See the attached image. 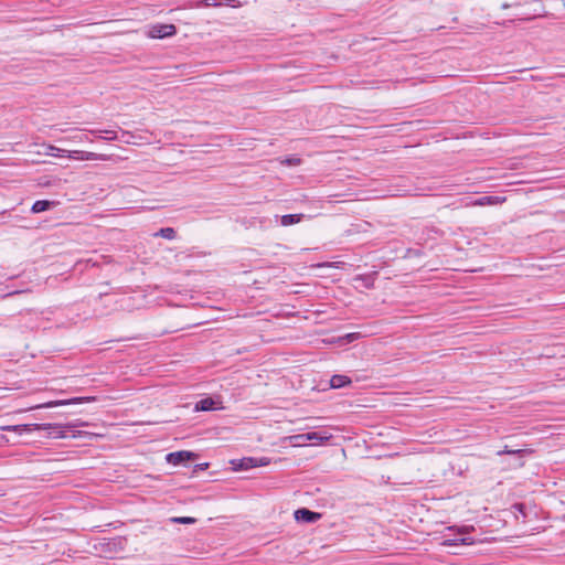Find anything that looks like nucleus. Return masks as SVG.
I'll use <instances>...</instances> for the list:
<instances>
[{"label": "nucleus", "mask_w": 565, "mask_h": 565, "mask_svg": "<svg viewBox=\"0 0 565 565\" xmlns=\"http://www.w3.org/2000/svg\"><path fill=\"white\" fill-rule=\"evenodd\" d=\"M74 424H34V430H45L52 438H65L67 431H73Z\"/></svg>", "instance_id": "f257e3e1"}, {"label": "nucleus", "mask_w": 565, "mask_h": 565, "mask_svg": "<svg viewBox=\"0 0 565 565\" xmlns=\"http://www.w3.org/2000/svg\"><path fill=\"white\" fill-rule=\"evenodd\" d=\"M177 33L174 24H152L149 26L147 35L151 39H164L173 36Z\"/></svg>", "instance_id": "f03ea898"}, {"label": "nucleus", "mask_w": 565, "mask_h": 565, "mask_svg": "<svg viewBox=\"0 0 565 565\" xmlns=\"http://www.w3.org/2000/svg\"><path fill=\"white\" fill-rule=\"evenodd\" d=\"M89 134L95 136L98 139L113 141V140H120L124 142H129L128 137H130V134L128 131H121V136H118V131L114 129H93L89 130Z\"/></svg>", "instance_id": "7ed1b4c3"}, {"label": "nucleus", "mask_w": 565, "mask_h": 565, "mask_svg": "<svg viewBox=\"0 0 565 565\" xmlns=\"http://www.w3.org/2000/svg\"><path fill=\"white\" fill-rule=\"evenodd\" d=\"M195 456L196 455L191 451L181 450V451L169 452L166 456V460L168 463L178 466L180 463H183L185 461L193 459Z\"/></svg>", "instance_id": "20e7f679"}, {"label": "nucleus", "mask_w": 565, "mask_h": 565, "mask_svg": "<svg viewBox=\"0 0 565 565\" xmlns=\"http://www.w3.org/2000/svg\"><path fill=\"white\" fill-rule=\"evenodd\" d=\"M320 518H321L320 513L311 511V510L306 509V508H301V509H298V510L295 511V519L298 522L315 523L318 520H320Z\"/></svg>", "instance_id": "39448f33"}, {"label": "nucleus", "mask_w": 565, "mask_h": 565, "mask_svg": "<svg viewBox=\"0 0 565 565\" xmlns=\"http://www.w3.org/2000/svg\"><path fill=\"white\" fill-rule=\"evenodd\" d=\"M95 399L96 398L94 396L73 397V398L64 399V401L49 402L44 405H41L40 407H49L50 408V407H56V406H62V405H68V404H82V403H89Z\"/></svg>", "instance_id": "423d86ee"}, {"label": "nucleus", "mask_w": 565, "mask_h": 565, "mask_svg": "<svg viewBox=\"0 0 565 565\" xmlns=\"http://www.w3.org/2000/svg\"><path fill=\"white\" fill-rule=\"evenodd\" d=\"M221 402L215 401L212 397H206L201 401H199L195 404L194 409L196 412H209V411H215V409H222Z\"/></svg>", "instance_id": "0eeeda50"}, {"label": "nucleus", "mask_w": 565, "mask_h": 565, "mask_svg": "<svg viewBox=\"0 0 565 565\" xmlns=\"http://www.w3.org/2000/svg\"><path fill=\"white\" fill-rule=\"evenodd\" d=\"M0 430L2 431H14L19 435L23 433H31L34 430V424H21V425H6L0 426Z\"/></svg>", "instance_id": "6e6552de"}, {"label": "nucleus", "mask_w": 565, "mask_h": 565, "mask_svg": "<svg viewBox=\"0 0 565 565\" xmlns=\"http://www.w3.org/2000/svg\"><path fill=\"white\" fill-rule=\"evenodd\" d=\"M228 6L231 8H238L241 6V2L238 0H226L225 2H213L210 3V0H199L195 2L194 7L201 8V7H221V6Z\"/></svg>", "instance_id": "1a4fd4ad"}, {"label": "nucleus", "mask_w": 565, "mask_h": 565, "mask_svg": "<svg viewBox=\"0 0 565 565\" xmlns=\"http://www.w3.org/2000/svg\"><path fill=\"white\" fill-rule=\"evenodd\" d=\"M504 200H505L504 198H500V196L484 195V196H481V198L475 200L470 204L476 205V206L493 205V204L502 203Z\"/></svg>", "instance_id": "9d476101"}, {"label": "nucleus", "mask_w": 565, "mask_h": 565, "mask_svg": "<svg viewBox=\"0 0 565 565\" xmlns=\"http://www.w3.org/2000/svg\"><path fill=\"white\" fill-rule=\"evenodd\" d=\"M232 463L234 465L235 470H248L252 468H256V458L255 457H245L239 460H233Z\"/></svg>", "instance_id": "9b49d317"}, {"label": "nucleus", "mask_w": 565, "mask_h": 565, "mask_svg": "<svg viewBox=\"0 0 565 565\" xmlns=\"http://www.w3.org/2000/svg\"><path fill=\"white\" fill-rule=\"evenodd\" d=\"M352 383L351 379L347 375L335 374L330 380V386L332 388H342Z\"/></svg>", "instance_id": "f8f14e48"}, {"label": "nucleus", "mask_w": 565, "mask_h": 565, "mask_svg": "<svg viewBox=\"0 0 565 565\" xmlns=\"http://www.w3.org/2000/svg\"><path fill=\"white\" fill-rule=\"evenodd\" d=\"M55 202L54 201H49V200H38L33 203L32 207H31V211L33 213H41V212H44V211H47L50 210L51 207L55 206Z\"/></svg>", "instance_id": "ddd939ff"}, {"label": "nucleus", "mask_w": 565, "mask_h": 565, "mask_svg": "<svg viewBox=\"0 0 565 565\" xmlns=\"http://www.w3.org/2000/svg\"><path fill=\"white\" fill-rule=\"evenodd\" d=\"M303 218V214H286L280 217V224L282 226H290L301 222Z\"/></svg>", "instance_id": "4468645a"}, {"label": "nucleus", "mask_w": 565, "mask_h": 565, "mask_svg": "<svg viewBox=\"0 0 565 565\" xmlns=\"http://www.w3.org/2000/svg\"><path fill=\"white\" fill-rule=\"evenodd\" d=\"M532 449H509L508 446L504 447V449L499 450L497 452L498 456L502 455H516L519 457H522L524 454H532Z\"/></svg>", "instance_id": "2eb2a0df"}, {"label": "nucleus", "mask_w": 565, "mask_h": 565, "mask_svg": "<svg viewBox=\"0 0 565 565\" xmlns=\"http://www.w3.org/2000/svg\"><path fill=\"white\" fill-rule=\"evenodd\" d=\"M305 438H307L308 441L322 443V441L329 440L331 438V435L327 436V435H321L320 433H317V431H311V433H306Z\"/></svg>", "instance_id": "dca6fc26"}, {"label": "nucleus", "mask_w": 565, "mask_h": 565, "mask_svg": "<svg viewBox=\"0 0 565 565\" xmlns=\"http://www.w3.org/2000/svg\"><path fill=\"white\" fill-rule=\"evenodd\" d=\"M154 236H160L166 239H173L175 238V231L172 227H162L154 234Z\"/></svg>", "instance_id": "f3484780"}, {"label": "nucleus", "mask_w": 565, "mask_h": 565, "mask_svg": "<svg viewBox=\"0 0 565 565\" xmlns=\"http://www.w3.org/2000/svg\"><path fill=\"white\" fill-rule=\"evenodd\" d=\"M171 522L178 524H193L196 522V520L191 516H174L171 518Z\"/></svg>", "instance_id": "a211bd4d"}, {"label": "nucleus", "mask_w": 565, "mask_h": 565, "mask_svg": "<svg viewBox=\"0 0 565 565\" xmlns=\"http://www.w3.org/2000/svg\"><path fill=\"white\" fill-rule=\"evenodd\" d=\"M290 439L294 443V445H296V446L303 445L305 443L308 441V439L305 438V434L291 436Z\"/></svg>", "instance_id": "6ab92c4d"}, {"label": "nucleus", "mask_w": 565, "mask_h": 565, "mask_svg": "<svg viewBox=\"0 0 565 565\" xmlns=\"http://www.w3.org/2000/svg\"><path fill=\"white\" fill-rule=\"evenodd\" d=\"M282 163L286 166H299L301 163V160L297 157H289V158H286L282 161Z\"/></svg>", "instance_id": "aec40b11"}, {"label": "nucleus", "mask_w": 565, "mask_h": 565, "mask_svg": "<svg viewBox=\"0 0 565 565\" xmlns=\"http://www.w3.org/2000/svg\"><path fill=\"white\" fill-rule=\"evenodd\" d=\"M270 463V459L267 457L256 458L255 467H265Z\"/></svg>", "instance_id": "412c9836"}, {"label": "nucleus", "mask_w": 565, "mask_h": 565, "mask_svg": "<svg viewBox=\"0 0 565 565\" xmlns=\"http://www.w3.org/2000/svg\"><path fill=\"white\" fill-rule=\"evenodd\" d=\"M359 338H360V333H358V332H354V333H348V334L345 335V339L348 340V342H352V341H354V340H356V339H359Z\"/></svg>", "instance_id": "4be33fe9"}, {"label": "nucleus", "mask_w": 565, "mask_h": 565, "mask_svg": "<svg viewBox=\"0 0 565 565\" xmlns=\"http://www.w3.org/2000/svg\"><path fill=\"white\" fill-rule=\"evenodd\" d=\"M49 149L50 151L47 152V154H51V156H55V157H61L60 154L55 153V151H62L61 149L54 147V146H49Z\"/></svg>", "instance_id": "5701e85b"}, {"label": "nucleus", "mask_w": 565, "mask_h": 565, "mask_svg": "<svg viewBox=\"0 0 565 565\" xmlns=\"http://www.w3.org/2000/svg\"><path fill=\"white\" fill-rule=\"evenodd\" d=\"M455 542H456V541L447 540V541H445V543H444V544H445V545H455V544H456Z\"/></svg>", "instance_id": "b1692460"}, {"label": "nucleus", "mask_w": 565, "mask_h": 565, "mask_svg": "<svg viewBox=\"0 0 565 565\" xmlns=\"http://www.w3.org/2000/svg\"><path fill=\"white\" fill-rule=\"evenodd\" d=\"M86 159H95V153H88V156L86 157Z\"/></svg>", "instance_id": "393cba45"}, {"label": "nucleus", "mask_w": 565, "mask_h": 565, "mask_svg": "<svg viewBox=\"0 0 565 565\" xmlns=\"http://www.w3.org/2000/svg\"><path fill=\"white\" fill-rule=\"evenodd\" d=\"M198 467L203 470L205 467H207V463L198 465Z\"/></svg>", "instance_id": "a878e982"}, {"label": "nucleus", "mask_w": 565, "mask_h": 565, "mask_svg": "<svg viewBox=\"0 0 565 565\" xmlns=\"http://www.w3.org/2000/svg\"><path fill=\"white\" fill-rule=\"evenodd\" d=\"M460 542H461L462 544H467V539H461V540H460Z\"/></svg>", "instance_id": "bb28decb"}, {"label": "nucleus", "mask_w": 565, "mask_h": 565, "mask_svg": "<svg viewBox=\"0 0 565 565\" xmlns=\"http://www.w3.org/2000/svg\"><path fill=\"white\" fill-rule=\"evenodd\" d=\"M509 7H510V6H509V4H507V3L502 4V8H503V9H507V8H509Z\"/></svg>", "instance_id": "cd10ccee"}, {"label": "nucleus", "mask_w": 565, "mask_h": 565, "mask_svg": "<svg viewBox=\"0 0 565 565\" xmlns=\"http://www.w3.org/2000/svg\"><path fill=\"white\" fill-rule=\"evenodd\" d=\"M213 2H218L217 0H210V3H213Z\"/></svg>", "instance_id": "c85d7f7f"}]
</instances>
